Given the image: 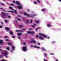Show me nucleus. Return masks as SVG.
<instances>
[{
    "mask_svg": "<svg viewBox=\"0 0 61 61\" xmlns=\"http://www.w3.org/2000/svg\"><path fill=\"white\" fill-rule=\"evenodd\" d=\"M8 51H5V52H4V56L6 57L8 55Z\"/></svg>",
    "mask_w": 61,
    "mask_h": 61,
    "instance_id": "obj_1",
    "label": "nucleus"
},
{
    "mask_svg": "<svg viewBox=\"0 0 61 61\" xmlns=\"http://www.w3.org/2000/svg\"><path fill=\"white\" fill-rule=\"evenodd\" d=\"M39 35L40 36H43V37H44L45 38H47V36H46L45 34H43L40 33L39 34Z\"/></svg>",
    "mask_w": 61,
    "mask_h": 61,
    "instance_id": "obj_2",
    "label": "nucleus"
},
{
    "mask_svg": "<svg viewBox=\"0 0 61 61\" xmlns=\"http://www.w3.org/2000/svg\"><path fill=\"white\" fill-rule=\"evenodd\" d=\"M27 33L28 34H31L32 35H34V32L32 31H27Z\"/></svg>",
    "mask_w": 61,
    "mask_h": 61,
    "instance_id": "obj_3",
    "label": "nucleus"
},
{
    "mask_svg": "<svg viewBox=\"0 0 61 61\" xmlns=\"http://www.w3.org/2000/svg\"><path fill=\"white\" fill-rule=\"evenodd\" d=\"M22 50L23 51H27V49L25 48V46H24L23 47Z\"/></svg>",
    "mask_w": 61,
    "mask_h": 61,
    "instance_id": "obj_4",
    "label": "nucleus"
},
{
    "mask_svg": "<svg viewBox=\"0 0 61 61\" xmlns=\"http://www.w3.org/2000/svg\"><path fill=\"white\" fill-rule=\"evenodd\" d=\"M27 16H28V17H32V18H34V17L33 16H31V15H30L28 14H27Z\"/></svg>",
    "mask_w": 61,
    "mask_h": 61,
    "instance_id": "obj_5",
    "label": "nucleus"
},
{
    "mask_svg": "<svg viewBox=\"0 0 61 61\" xmlns=\"http://www.w3.org/2000/svg\"><path fill=\"white\" fill-rule=\"evenodd\" d=\"M20 3L17 1H16V5H19L20 4Z\"/></svg>",
    "mask_w": 61,
    "mask_h": 61,
    "instance_id": "obj_6",
    "label": "nucleus"
},
{
    "mask_svg": "<svg viewBox=\"0 0 61 61\" xmlns=\"http://www.w3.org/2000/svg\"><path fill=\"white\" fill-rule=\"evenodd\" d=\"M12 46V50H15V47L13 45H12L11 46Z\"/></svg>",
    "mask_w": 61,
    "mask_h": 61,
    "instance_id": "obj_7",
    "label": "nucleus"
},
{
    "mask_svg": "<svg viewBox=\"0 0 61 61\" xmlns=\"http://www.w3.org/2000/svg\"><path fill=\"white\" fill-rule=\"evenodd\" d=\"M17 34L18 36H21V35H22V33H17Z\"/></svg>",
    "mask_w": 61,
    "mask_h": 61,
    "instance_id": "obj_8",
    "label": "nucleus"
},
{
    "mask_svg": "<svg viewBox=\"0 0 61 61\" xmlns=\"http://www.w3.org/2000/svg\"><path fill=\"white\" fill-rule=\"evenodd\" d=\"M17 7L18 8H19V9H21V8H22V7L20 6H18Z\"/></svg>",
    "mask_w": 61,
    "mask_h": 61,
    "instance_id": "obj_9",
    "label": "nucleus"
},
{
    "mask_svg": "<svg viewBox=\"0 0 61 61\" xmlns=\"http://www.w3.org/2000/svg\"><path fill=\"white\" fill-rule=\"evenodd\" d=\"M3 41L2 40H0V44H3Z\"/></svg>",
    "mask_w": 61,
    "mask_h": 61,
    "instance_id": "obj_10",
    "label": "nucleus"
},
{
    "mask_svg": "<svg viewBox=\"0 0 61 61\" xmlns=\"http://www.w3.org/2000/svg\"><path fill=\"white\" fill-rule=\"evenodd\" d=\"M51 24L50 23H48V24L47 25V27H50L51 26Z\"/></svg>",
    "mask_w": 61,
    "mask_h": 61,
    "instance_id": "obj_11",
    "label": "nucleus"
},
{
    "mask_svg": "<svg viewBox=\"0 0 61 61\" xmlns=\"http://www.w3.org/2000/svg\"><path fill=\"white\" fill-rule=\"evenodd\" d=\"M39 38L40 39H41V40H44V39L43 38H42L41 36H39Z\"/></svg>",
    "mask_w": 61,
    "mask_h": 61,
    "instance_id": "obj_12",
    "label": "nucleus"
},
{
    "mask_svg": "<svg viewBox=\"0 0 61 61\" xmlns=\"http://www.w3.org/2000/svg\"><path fill=\"white\" fill-rule=\"evenodd\" d=\"M17 10H15V11H14V13L16 14H17Z\"/></svg>",
    "mask_w": 61,
    "mask_h": 61,
    "instance_id": "obj_13",
    "label": "nucleus"
},
{
    "mask_svg": "<svg viewBox=\"0 0 61 61\" xmlns=\"http://www.w3.org/2000/svg\"><path fill=\"white\" fill-rule=\"evenodd\" d=\"M19 27H20V28H22L23 27V26L21 25H19Z\"/></svg>",
    "mask_w": 61,
    "mask_h": 61,
    "instance_id": "obj_14",
    "label": "nucleus"
},
{
    "mask_svg": "<svg viewBox=\"0 0 61 61\" xmlns=\"http://www.w3.org/2000/svg\"><path fill=\"white\" fill-rule=\"evenodd\" d=\"M7 12H11L12 13H14V11H7Z\"/></svg>",
    "mask_w": 61,
    "mask_h": 61,
    "instance_id": "obj_15",
    "label": "nucleus"
},
{
    "mask_svg": "<svg viewBox=\"0 0 61 61\" xmlns=\"http://www.w3.org/2000/svg\"><path fill=\"white\" fill-rule=\"evenodd\" d=\"M10 34L11 35H13V32L12 31H10Z\"/></svg>",
    "mask_w": 61,
    "mask_h": 61,
    "instance_id": "obj_16",
    "label": "nucleus"
},
{
    "mask_svg": "<svg viewBox=\"0 0 61 61\" xmlns=\"http://www.w3.org/2000/svg\"><path fill=\"white\" fill-rule=\"evenodd\" d=\"M36 23H37V24H38L39 23V21L38 20H36Z\"/></svg>",
    "mask_w": 61,
    "mask_h": 61,
    "instance_id": "obj_17",
    "label": "nucleus"
},
{
    "mask_svg": "<svg viewBox=\"0 0 61 61\" xmlns=\"http://www.w3.org/2000/svg\"><path fill=\"white\" fill-rule=\"evenodd\" d=\"M17 20L18 21H21V19L19 18H18L17 19Z\"/></svg>",
    "mask_w": 61,
    "mask_h": 61,
    "instance_id": "obj_18",
    "label": "nucleus"
},
{
    "mask_svg": "<svg viewBox=\"0 0 61 61\" xmlns=\"http://www.w3.org/2000/svg\"><path fill=\"white\" fill-rule=\"evenodd\" d=\"M24 15L26 16V15H27V14L26 13H24Z\"/></svg>",
    "mask_w": 61,
    "mask_h": 61,
    "instance_id": "obj_19",
    "label": "nucleus"
},
{
    "mask_svg": "<svg viewBox=\"0 0 61 61\" xmlns=\"http://www.w3.org/2000/svg\"><path fill=\"white\" fill-rule=\"evenodd\" d=\"M9 8H10V9H11V10H13V9L12 8V7H9Z\"/></svg>",
    "mask_w": 61,
    "mask_h": 61,
    "instance_id": "obj_20",
    "label": "nucleus"
},
{
    "mask_svg": "<svg viewBox=\"0 0 61 61\" xmlns=\"http://www.w3.org/2000/svg\"><path fill=\"white\" fill-rule=\"evenodd\" d=\"M5 29H6V30H8V29H9V28H8L7 27H6L5 28Z\"/></svg>",
    "mask_w": 61,
    "mask_h": 61,
    "instance_id": "obj_21",
    "label": "nucleus"
},
{
    "mask_svg": "<svg viewBox=\"0 0 61 61\" xmlns=\"http://www.w3.org/2000/svg\"><path fill=\"white\" fill-rule=\"evenodd\" d=\"M25 21L26 23H29V21L27 20H26Z\"/></svg>",
    "mask_w": 61,
    "mask_h": 61,
    "instance_id": "obj_22",
    "label": "nucleus"
},
{
    "mask_svg": "<svg viewBox=\"0 0 61 61\" xmlns=\"http://www.w3.org/2000/svg\"><path fill=\"white\" fill-rule=\"evenodd\" d=\"M6 49L8 50H10V48H9V47H8V48H6Z\"/></svg>",
    "mask_w": 61,
    "mask_h": 61,
    "instance_id": "obj_23",
    "label": "nucleus"
},
{
    "mask_svg": "<svg viewBox=\"0 0 61 61\" xmlns=\"http://www.w3.org/2000/svg\"><path fill=\"white\" fill-rule=\"evenodd\" d=\"M32 41H30V42L31 43H33V39H32Z\"/></svg>",
    "mask_w": 61,
    "mask_h": 61,
    "instance_id": "obj_24",
    "label": "nucleus"
},
{
    "mask_svg": "<svg viewBox=\"0 0 61 61\" xmlns=\"http://www.w3.org/2000/svg\"><path fill=\"white\" fill-rule=\"evenodd\" d=\"M33 43H36V41L35 40H33Z\"/></svg>",
    "mask_w": 61,
    "mask_h": 61,
    "instance_id": "obj_25",
    "label": "nucleus"
},
{
    "mask_svg": "<svg viewBox=\"0 0 61 61\" xmlns=\"http://www.w3.org/2000/svg\"><path fill=\"white\" fill-rule=\"evenodd\" d=\"M34 4H37V3L35 1H34Z\"/></svg>",
    "mask_w": 61,
    "mask_h": 61,
    "instance_id": "obj_26",
    "label": "nucleus"
},
{
    "mask_svg": "<svg viewBox=\"0 0 61 61\" xmlns=\"http://www.w3.org/2000/svg\"><path fill=\"white\" fill-rule=\"evenodd\" d=\"M40 29V27L37 28H36V30H38V29Z\"/></svg>",
    "mask_w": 61,
    "mask_h": 61,
    "instance_id": "obj_27",
    "label": "nucleus"
},
{
    "mask_svg": "<svg viewBox=\"0 0 61 61\" xmlns=\"http://www.w3.org/2000/svg\"><path fill=\"white\" fill-rule=\"evenodd\" d=\"M45 10V9H43L41 10V11H44Z\"/></svg>",
    "mask_w": 61,
    "mask_h": 61,
    "instance_id": "obj_28",
    "label": "nucleus"
},
{
    "mask_svg": "<svg viewBox=\"0 0 61 61\" xmlns=\"http://www.w3.org/2000/svg\"><path fill=\"white\" fill-rule=\"evenodd\" d=\"M5 21L6 23H7V22L8 21V20H5Z\"/></svg>",
    "mask_w": 61,
    "mask_h": 61,
    "instance_id": "obj_29",
    "label": "nucleus"
},
{
    "mask_svg": "<svg viewBox=\"0 0 61 61\" xmlns=\"http://www.w3.org/2000/svg\"><path fill=\"white\" fill-rule=\"evenodd\" d=\"M7 17L8 18H11V16H8Z\"/></svg>",
    "mask_w": 61,
    "mask_h": 61,
    "instance_id": "obj_30",
    "label": "nucleus"
},
{
    "mask_svg": "<svg viewBox=\"0 0 61 61\" xmlns=\"http://www.w3.org/2000/svg\"><path fill=\"white\" fill-rule=\"evenodd\" d=\"M8 45L9 46H12V44L11 43H8Z\"/></svg>",
    "mask_w": 61,
    "mask_h": 61,
    "instance_id": "obj_31",
    "label": "nucleus"
},
{
    "mask_svg": "<svg viewBox=\"0 0 61 61\" xmlns=\"http://www.w3.org/2000/svg\"><path fill=\"white\" fill-rule=\"evenodd\" d=\"M3 57V56H0V58H2Z\"/></svg>",
    "mask_w": 61,
    "mask_h": 61,
    "instance_id": "obj_32",
    "label": "nucleus"
},
{
    "mask_svg": "<svg viewBox=\"0 0 61 61\" xmlns=\"http://www.w3.org/2000/svg\"><path fill=\"white\" fill-rule=\"evenodd\" d=\"M13 2L14 4H15V1L14 0L13 1Z\"/></svg>",
    "mask_w": 61,
    "mask_h": 61,
    "instance_id": "obj_33",
    "label": "nucleus"
},
{
    "mask_svg": "<svg viewBox=\"0 0 61 61\" xmlns=\"http://www.w3.org/2000/svg\"><path fill=\"white\" fill-rule=\"evenodd\" d=\"M2 14L3 15V16H4V14H5L4 12H2Z\"/></svg>",
    "mask_w": 61,
    "mask_h": 61,
    "instance_id": "obj_34",
    "label": "nucleus"
},
{
    "mask_svg": "<svg viewBox=\"0 0 61 61\" xmlns=\"http://www.w3.org/2000/svg\"><path fill=\"white\" fill-rule=\"evenodd\" d=\"M36 37H37V38H38V37H39V36L37 35H36Z\"/></svg>",
    "mask_w": 61,
    "mask_h": 61,
    "instance_id": "obj_35",
    "label": "nucleus"
},
{
    "mask_svg": "<svg viewBox=\"0 0 61 61\" xmlns=\"http://www.w3.org/2000/svg\"><path fill=\"white\" fill-rule=\"evenodd\" d=\"M30 23H32V20H30Z\"/></svg>",
    "mask_w": 61,
    "mask_h": 61,
    "instance_id": "obj_36",
    "label": "nucleus"
},
{
    "mask_svg": "<svg viewBox=\"0 0 61 61\" xmlns=\"http://www.w3.org/2000/svg\"><path fill=\"white\" fill-rule=\"evenodd\" d=\"M36 48H40V47L38 46H36Z\"/></svg>",
    "mask_w": 61,
    "mask_h": 61,
    "instance_id": "obj_37",
    "label": "nucleus"
},
{
    "mask_svg": "<svg viewBox=\"0 0 61 61\" xmlns=\"http://www.w3.org/2000/svg\"><path fill=\"white\" fill-rule=\"evenodd\" d=\"M15 37V36H13L12 37V38H14Z\"/></svg>",
    "mask_w": 61,
    "mask_h": 61,
    "instance_id": "obj_38",
    "label": "nucleus"
},
{
    "mask_svg": "<svg viewBox=\"0 0 61 61\" xmlns=\"http://www.w3.org/2000/svg\"><path fill=\"white\" fill-rule=\"evenodd\" d=\"M45 50V51H46V49H43L42 50V51H44Z\"/></svg>",
    "mask_w": 61,
    "mask_h": 61,
    "instance_id": "obj_39",
    "label": "nucleus"
},
{
    "mask_svg": "<svg viewBox=\"0 0 61 61\" xmlns=\"http://www.w3.org/2000/svg\"><path fill=\"white\" fill-rule=\"evenodd\" d=\"M38 45H39V46H40V43H38Z\"/></svg>",
    "mask_w": 61,
    "mask_h": 61,
    "instance_id": "obj_40",
    "label": "nucleus"
},
{
    "mask_svg": "<svg viewBox=\"0 0 61 61\" xmlns=\"http://www.w3.org/2000/svg\"><path fill=\"white\" fill-rule=\"evenodd\" d=\"M27 11H29V12H30V10H29V9H27Z\"/></svg>",
    "mask_w": 61,
    "mask_h": 61,
    "instance_id": "obj_41",
    "label": "nucleus"
},
{
    "mask_svg": "<svg viewBox=\"0 0 61 61\" xmlns=\"http://www.w3.org/2000/svg\"><path fill=\"white\" fill-rule=\"evenodd\" d=\"M36 46H34V48H36Z\"/></svg>",
    "mask_w": 61,
    "mask_h": 61,
    "instance_id": "obj_42",
    "label": "nucleus"
},
{
    "mask_svg": "<svg viewBox=\"0 0 61 61\" xmlns=\"http://www.w3.org/2000/svg\"><path fill=\"white\" fill-rule=\"evenodd\" d=\"M50 54L51 55H54V53H50Z\"/></svg>",
    "mask_w": 61,
    "mask_h": 61,
    "instance_id": "obj_43",
    "label": "nucleus"
},
{
    "mask_svg": "<svg viewBox=\"0 0 61 61\" xmlns=\"http://www.w3.org/2000/svg\"><path fill=\"white\" fill-rule=\"evenodd\" d=\"M37 1L39 2V3H40V2L39 1V0H38Z\"/></svg>",
    "mask_w": 61,
    "mask_h": 61,
    "instance_id": "obj_44",
    "label": "nucleus"
},
{
    "mask_svg": "<svg viewBox=\"0 0 61 61\" xmlns=\"http://www.w3.org/2000/svg\"><path fill=\"white\" fill-rule=\"evenodd\" d=\"M7 38V36H5L4 37V38L5 39H6V38Z\"/></svg>",
    "mask_w": 61,
    "mask_h": 61,
    "instance_id": "obj_45",
    "label": "nucleus"
},
{
    "mask_svg": "<svg viewBox=\"0 0 61 61\" xmlns=\"http://www.w3.org/2000/svg\"><path fill=\"white\" fill-rule=\"evenodd\" d=\"M1 5H4V3H1Z\"/></svg>",
    "mask_w": 61,
    "mask_h": 61,
    "instance_id": "obj_46",
    "label": "nucleus"
},
{
    "mask_svg": "<svg viewBox=\"0 0 61 61\" xmlns=\"http://www.w3.org/2000/svg\"><path fill=\"white\" fill-rule=\"evenodd\" d=\"M8 40H9V39H7L6 40V41H8Z\"/></svg>",
    "mask_w": 61,
    "mask_h": 61,
    "instance_id": "obj_47",
    "label": "nucleus"
},
{
    "mask_svg": "<svg viewBox=\"0 0 61 61\" xmlns=\"http://www.w3.org/2000/svg\"><path fill=\"white\" fill-rule=\"evenodd\" d=\"M44 61H48L47 60H45V59H44Z\"/></svg>",
    "mask_w": 61,
    "mask_h": 61,
    "instance_id": "obj_48",
    "label": "nucleus"
},
{
    "mask_svg": "<svg viewBox=\"0 0 61 61\" xmlns=\"http://www.w3.org/2000/svg\"><path fill=\"white\" fill-rule=\"evenodd\" d=\"M2 28V26L1 25L0 26V28Z\"/></svg>",
    "mask_w": 61,
    "mask_h": 61,
    "instance_id": "obj_49",
    "label": "nucleus"
},
{
    "mask_svg": "<svg viewBox=\"0 0 61 61\" xmlns=\"http://www.w3.org/2000/svg\"><path fill=\"white\" fill-rule=\"evenodd\" d=\"M44 55L45 56H47V54H45Z\"/></svg>",
    "mask_w": 61,
    "mask_h": 61,
    "instance_id": "obj_50",
    "label": "nucleus"
},
{
    "mask_svg": "<svg viewBox=\"0 0 61 61\" xmlns=\"http://www.w3.org/2000/svg\"><path fill=\"white\" fill-rule=\"evenodd\" d=\"M11 5H14L13 3H11Z\"/></svg>",
    "mask_w": 61,
    "mask_h": 61,
    "instance_id": "obj_51",
    "label": "nucleus"
},
{
    "mask_svg": "<svg viewBox=\"0 0 61 61\" xmlns=\"http://www.w3.org/2000/svg\"><path fill=\"white\" fill-rule=\"evenodd\" d=\"M32 27H33V28H34L35 27V26L34 25H32Z\"/></svg>",
    "mask_w": 61,
    "mask_h": 61,
    "instance_id": "obj_52",
    "label": "nucleus"
},
{
    "mask_svg": "<svg viewBox=\"0 0 61 61\" xmlns=\"http://www.w3.org/2000/svg\"><path fill=\"white\" fill-rule=\"evenodd\" d=\"M1 24H2V25L4 24L3 23V22H1Z\"/></svg>",
    "mask_w": 61,
    "mask_h": 61,
    "instance_id": "obj_53",
    "label": "nucleus"
},
{
    "mask_svg": "<svg viewBox=\"0 0 61 61\" xmlns=\"http://www.w3.org/2000/svg\"><path fill=\"white\" fill-rule=\"evenodd\" d=\"M2 11H4V12H6V11L5 10H3Z\"/></svg>",
    "mask_w": 61,
    "mask_h": 61,
    "instance_id": "obj_54",
    "label": "nucleus"
},
{
    "mask_svg": "<svg viewBox=\"0 0 61 61\" xmlns=\"http://www.w3.org/2000/svg\"><path fill=\"white\" fill-rule=\"evenodd\" d=\"M55 61H58V59H57L56 60H55Z\"/></svg>",
    "mask_w": 61,
    "mask_h": 61,
    "instance_id": "obj_55",
    "label": "nucleus"
},
{
    "mask_svg": "<svg viewBox=\"0 0 61 61\" xmlns=\"http://www.w3.org/2000/svg\"><path fill=\"white\" fill-rule=\"evenodd\" d=\"M19 30H16V32H18V31H19Z\"/></svg>",
    "mask_w": 61,
    "mask_h": 61,
    "instance_id": "obj_56",
    "label": "nucleus"
},
{
    "mask_svg": "<svg viewBox=\"0 0 61 61\" xmlns=\"http://www.w3.org/2000/svg\"><path fill=\"white\" fill-rule=\"evenodd\" d=\"M22 30H25V29H22Z\"/></svg>",
    "mask_w": 61,
    "mask_h": 61,
    "instance_id": "obj_57",
    "label": "nucleus"
},
{
    "mask_svg": "<svg viewBox=\"0 0 61 61\" xmlns=\"http://www.w3.org/2000/svg\"><path fill=\"white\" fill-rule=\"evenodd\" d=\"M4 50H2V51H1V52H2L3 53V52H4Z\"/></svg>",
    "mask_w": 61,
    "mask_h": 61,
    "instance_id": "obj_58",
    "label": "nucleus"
},
{
    "mask_svg": "<svg viewBox=\"0 0 61 61\" xmlns=\"http://www.w3.org/2000/svg\"><path fill=\"white\" fill-rule=\"evenodd\" d=\"M20 37H18V39H20Z\"/></svg>",
    "mask_w": 61,
    "mask_h": 61,
    "instance_id": "obj_59",
    "label": "nucleus"
},
{
    "mask_svg": "<svg viewBox=\"0 0 61 61\" xmlns=\"http://www.w3.org/2000/svg\"><path fill=\"white\" fill-rule=\"evenodd\" d=\"M3 18L4 19H5V17H4V16H3Z\"/></svg>",
    "mask_w": 61,
    "mask_h": 61,
    "instance_id": "obj_60",
    "label": "nucleus"
},
{
    "mask_svg": "<svg viewBox=\"0 0 61 61\" xmlns=\"http://www.w3.org/2000/svg\"><path fill=\"white\" fill-rule=\"evenodd\" d=\"M32 15H33V16H35V14H32Z\"/></svg>",
    "mask_w": 61,
    "mask_h": 61,
    "instance_id": "obj_61",
    "label": "nucleus"
},
{
    "mask_svg": "<svg viewBox=\"0 0 61 61\" xmlns=\"http://www.w3.org/2000/svg\"><path fill=\"white\" fill-rule=\"evenodd\" d=\"M31 47H33V46L32 45H31Z\"/></svg>",
    "mask_w": 61,
    "mask_h": 61,
    "instance_id": "obj_62",
    "label": "nucleus"
},
{
    "mask_svg": "<svg viewBox=\"0 0 61 61\" xmlns=\"http://www.w3.org/2000/svg\"><path fill=\"white\" fill-rule=\"evenodd\" d=\"M19 5H20V6H22V5L20 3V4Z\"/></svg>",
    "mask_w": 61,
    "mask_h": 61,
    "instance_id": "obj_63",
    "label": "nucleus"
},
{
    "mask_svg": "<svg viewBox=\"0 0 61 61\" xmlns=\"http://www.w3.org/2000/svg\"><path fill=\"white\" fill-rule=\"evenodd\" d=\"M5 14L6 15H7V16H8V14H7V13H5Z\"/></svg>",
    "mask_w": 61,
    "mask_h": 61,
    "instance_id": "obj_64",
    "label": "nucleus"
}]
</instances>
